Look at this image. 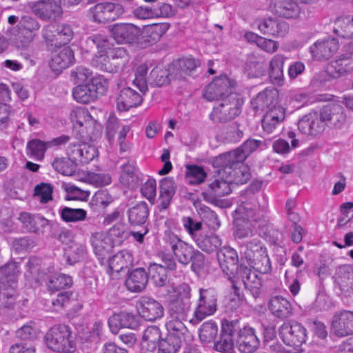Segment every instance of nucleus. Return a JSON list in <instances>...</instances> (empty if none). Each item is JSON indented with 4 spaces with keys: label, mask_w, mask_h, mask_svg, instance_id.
I'll list each match as a JSON object with an SVG mask.
<instances>
[{
    "label": "nucleus",
    "mask_w": 353,
    "mask_h": 353,
    "mask_svg": "<svg viewBox=\"0 0 353 353\" xmlns=\"http://www.w3.org/2000/svg\"><path fill=\"white\" fill-rule=\"evenodd\" d=\"M235 340L239 350L242 353H252L259 346L260 341L256 335L254 328L250 325H243L242 327L239 324V328L235 332Z\"/></svg>",
    "instance_id": "nucleus-17"
},
{
    "label": "nucleus",
    "mask_w": 353,
    "mask_h": 353,
    "mask_svg": "<svg viewBox=\"0 0 353 353\" xmlns=\"http://www.w3.org/2000/svg\"><path fill=\"white\" fill-rule=\"evenodd\" d=\"M240 263H248V268L261 274H267L271 271V263L267 254V250L263 247L260 241L254 239L241 246Z\"/></svg>",
    "instance_id": "nucleus-3"
},
{
    "label": "nucleus",
    "mask_w": 353,
    "mask_h": 353,
    "mask_svg": "<svg viewBox=\"0 0 353 353\" xmlns=\"http://www.w3.org/2000/svg\"><path fill=\"white\" fill-rule=\"evenodd\" d=\"M161 332L157 326L148 327L142 336L141 346L147 350H152L161 341Z\"/></svg>",
    "instance_id": "nucleus-47"
},
{
    "label": "nucleus",
    "mask_w": 353,
    "mask_h": 353,
    "mask_svg": "<svg viewBox=\"0 0 353 353\" xmlns=\"http://www.w3.org/2000/svg\"><path fill=\"white\" fill-rule=\"evenodd\" d=\"M236 212L239 216L234 221V235L238 239L252 236L254 229H263L270 225L268 218L259 210L258 200L254 196L250 201H242Z\"/></svg>",
    "instance_id": "nucleus-1"
},
{
    "label": "nucleus",
    "mask_w": 353,
    "mask_h": 353,
    "mask_svg": "<svg viewBox=\"0 0 353 353\" xmlns=\"http://www.w3.org/2000/svg\"><path fill=\"white\" fill-rule=\"evenodd\" d=\"M286 57L282 54H275L270 61L268 74L270 82L278 86L284 83L283 65Z\"/></svg>",
    "instance_id": "nucleus-37"
},
{
    "label": "nucleus",
    "mask_w": 353,
    "mask_h": 353,
    "mask_svg": "<svg viewBox=\"0 0 353 353\" xmlns=\"http://www.w3.org/2000/svg\"><path fill=\"white\" fill-rule=\"evenodd\" d=\"M183 321L176 318H171L165 324L168 332V335L174 336L181 341L184 340L188 330L183 322Z\"/></svg>",
    "instance_id": "nucleus-56"
},
{
    "label": "nucleus",
    "mask_w": 353,
    "mask_h": 353,
    "mask_svg": "<svg viewBox=\"0 0 353 353\" xmlns=\"http://www.w3.org/2000/svg\"><path fill=\"white\" fill-rule=\"evenodd\" d=\"M109 55L114 63L118 71L122 70L129 61V54L125 48L119 47L113 48Z\"/></svg>",
    "instance_id": "nucleus-60"
},
{
    "label": "nucleus",
    "mask_w": 353,
    "mask_h": 353,
    "mask_svg": "<svg viewBox=\"0 0 353 353\" xmlns=\"http://www.w3.org/2000/svg\"><path fill=\"white\" fill-rule=\"evenodd\" d=\"M19 272L18 263L14 261L0 268V313L14 308L15 297L13 285L17 281Z\"/></svg>",
    "instance_id": "nucleus-4"
},
{
    "label": "nucleus",
    "mask_w": 353,
    "mask_h": 353,
    "mask_svg": "<svg viewBox=\"0 0 353 353\" xmlns=\"http://www.w3.org/2000/svg\"><path fill=\"white\" fill-rule=\"evenodd\" d=\"M241 105V99L235 93H232L223 98L219 103L213 108L210 118L214 122H228L240 114Z\"/></svg>",
    "instance_id": "nucleus-8"
},
{
    "label": "nucleus",
    "mask_w": 353,
    "mask_h": 353,
    "mask_svg": "<svg viewBox=\"0 0 353 353\" xmlns=\"http://www.w3.org/2000/svg\"><path fill=\"white\" fill-rule=\"evenodd\" d=\"M198 213L209 228L217 229L220 226V223L216 214L209 207L200 204L197 209Z\"/></svg>",
    "instance_id": "nucleus-58"
},
{
    "label": "nucleus",
    "mask_w": 353,
    "mask_h": 353,
    "mask_svg": "<svg viewBox=\"0 0 353 353\" xmlns=\"http://www.w3.org/2000/svg\"><path fill=\"white\" fill-rule=\"evenodd\" d=\"M216 256L223 272L231 279L236 274L237 266L239 265H237L239 256L236 251L230 247L224 246L217 251Z\"/></svg>",
    "instance_id": "nucleus-20"
},
{
    "label": "nucleus",
    "mask_w": 353,
    "mask_h": 353,
    "mask_svg": "<svg viewBox=\"0 0 353 353\" xmlns=\"http://www.w3.org/2000/svg\"><path fill=\"white\" fill-rule=\"evenodd\" d=\"M84 254L85 249L80 245L70 246L65 252L66 262L70 265H72L82 260Z\"/></svg>",
    "instance_id": "nucleus-63"
},
{
    "label": "nucleus",
    "mask_w": 353,
    "mask_h": 353,
    "mask_svg": "<svg viewBox=\"0 0 353 353\" xmlns=\"http://www.w3.org/2000/svg\"><path fill=\"white\" fill-rule=\"evenodd\" d=\"M279 336L288 346L299 350L307 340V330L295 321H285L279 328Z\"/></svg>",
    "instance_id": "nucleus-9"
},
{
    "label": "nucleus",
    "mask_w": 353,
    "mask_h": 353,
    "mask_svg": "<svg viewBox=\"0 0 353 353\" xmlns=\"http://www.w3.org/2000/svg\"><path fill=\"white\" fill-rule=\"evenodd\" d=\"M216 176L208 185L202 192L203 199L212 204L223 206V201L220 198L229 194L232 192L231 181L228 179L223 168H215Z\"/></svg>",
    "instance_id": "nucleus-6"
},
{
    "label": "nucleus",
    "mask_w": 353,
    "mask_h": 353,
    "mask_svg": "<svg viewBox=\"0 0 353 353\" xmlns=\"http://www.w3.org/2000/svg\"><path fill=\"white\" fill-rule=\"evenodd\" d=\"M30 8L43 21H55L62 15V8L56 0H38L30 3Z\"/></svg>",
    "instance_id": "nucleus-14"
},
{
    "label": "nucleus",
    "mask_w": 353,
    "mask_h": 353,
    "mask_svg": "<svg viewBox=\"0 0 353 353\" xmlns=\"http://www.w3.org/2000/svg\"><path fill=\"white\" fill-rule=\"evenodd\" d=\"M170 77L171 78L170 65L168 70L157 66L150 72L148 81L152 86L161 87L169 83Z\"/></svg>",
    "instance_id": "nucleus-46"
},
{
    "label": "nucleus",
    "mask_w": 353,
    "mask_h": 353,
    "mask_svg": "<svg viewBox=\"0 0 353 353\" xmlns=\"http://www.w3.org/2000/svg\"><path fill=\"white\" fill-rule=\"evenodd\" d=\"M168 26L163 23H154L144 28L142 39V47L146 48L156 43L168 30Z\"/></svg>",
    "instance_id": "nucleus-39"
},
{
    "label": "nucleus",
    "mask_w": 353,
    "mask_h": 353,
    "mask_svg": "<svg viewBox=\"0 0 353 353\" xmlns=\"http://www.w3.org/2000/svg\"><path fill=\"white\" fill-rule=\"evenodd\" d=\"M72 284V277L63 274H54L48 281L49 290L54 292L70 288Z\"/></svg>",
    "instance_id": "nucleus-57"
},
{
    "label": "nucleus",
    "mask_w": 353,
    "mask_h": 353,
    "mask_svg": "<svg viewBox=\"0 0 353 353\" xmlns=\"http://www.w3.org/2000/svg\"><path fill=\"white\" fill-rule=\"evenodd\" d=\"M54 46L65 45L71 41L74 36V32L70 25L66 23L58 24L54 30Z\"/></svg>",
    "instance_id": "nucleus-53"
},
{
    "label": "nucleus",
    "mask_w": 353,
    "mask_h": 353,
    "mask_svg": "<svg viewBox=\"0 0 353 353\" xmlns=\"http://www.w3.org/2000/svg\"><path fill=\"white\" fill-rule=\"evenodd\" d=\"M320 113L325 124L336 128H341L346 121L344 108L338 103H330L323 106Z\"/></svg>",
    "instance_id": "nucleus-26"
},
{
    "label": "nucleus",
    "mask_w": 353,
    "mask_h": 353,
    "mask_svg": "<svg viewBox=\"0 0 353 353\" xmlns=\"http://www.w3.org/2000/svg\"><path fill=\"white\" fill-rule=\"evenodd\" d=\"M176 185L172 178L165 177L160 182L161 209L165 210L176 192Z\"/></svg>",
    "instance_id": "nucleus-43"
},
{
    "label": "nucleus",
    "mask_w": 353,
    "mask_h": 353,
    "mask_svg": "<svg viewBox=\"0 0 353 353\" xmlns=\"http://www.w3.org/2000/svg\"><path fill=\"white\" fill-rule=\"evenodd\" d=\"M112 201V196L105 190H100L92 196L90 205L93 210L105 209Z\"/></svg>",
    "instance_id": "nucleus-59"
},
{
    "label": "nucleus",
    "mask_w": 353,
    "mask_h": 353,
    "mask_svg": "<svg viewBox=\"0 0 353 353\" xmlns=\"http://www.w3.org/2000/svg\"><path fill=\"white\" fill-rule=\"evenodd\" d=\"M123 12L122 6L110 2L98 3L89 10L90 17L97 23L114 21Z\"/></svg>",
    "instance_id": "nucleus-13"
},
{
    "label": "nucleus",
    "mask_w": 353,
    "mask_h": 353,
    "mask_svg": "<svg viewBox=\"0 0 353 353\" xmlns=\"http://www.w3.org/2000/svg\"><path fill=\"white\" fill-rule=\"evenodd\" d=\"M339 44L334 39H327L315 42L310 48V52L312 57L321 61L328 59L338 50Z\"/></svg>",
    "instance_id": "nucleus-29"
},
{
    "label": "nucleus",
    "mask_w": 353,
    "mask_h": 353,
    "mask_svg": "<svg viewBox=\"0 0 353 353\" xmlns=\"http://www.w3.org/2000/svg\"><path fill=\"white\" fill-rule=\"evenodd\" d=\"M221 157V154L214 157L212 160V165L214 168H223L228 176L231 181V184L236 185L246 183L250 179L251 174L250 168L243 162L223 163H217L216 160Z\"/></svg>",
    "instance_id": "nucleus-11"
},
{
    "label": "nucleus",
    "mask_w": 353,
    "mask_h": 353,
    "mask_svg": "<svg viewBox=\"0 0 353 353\" xmlns=\"http://www.w3.org/2000/svg\"><path fill=\"white\" fill-rule=\"evenodd\" d=\"M150 214L148 205L145 201H140L127 210L128 222L131 225L144 226Z\"/></svg>",
    "instance_id": "nucleus-35"
},
{
    "label": "nucleus",
    "mask_w": 353,
    "mask_h": 353,
    "mask_svg": "<svg viewBox=\"0 0 353 353\" xmlns=\"http://www.w3.org/2000/svg\"><path fill=\"white\" fill-rule=\"evenodd\" d=\"M120 181L130 188H136L138 186L139 180L132 163L128 162L122 166Z\"/></svg>",
    "instance_id": "nucleus-49"
},
{
    "label": "nucleus",
    "mask_w": 353,
    "mask_h": 353,
    "mask_svg": "<svg viewBox=\"0 0 353 353\" xmlns=\"http://www.w3.org/2000/svg\"><path fill=\"white\" fill-rule=\"evenodd\" d=\"M353 71V50L345 52L332 61L327 67V74L334 79Z\"/></svg>",
    "instance_id": "nucleus-22"
},
{
    "label": "nucleus",
    "mask_w": 353,
    "mask_h": 353,
    "mask_svg": "<svg viewBox=\"0 0 353 353\" xmlns=\"http://www.w3.org/2000/svg\"><path fill=\"white\" fill-rule=\"evenodd\" d=\"M165 241L179 263L184 265L191 263V268L194 272H198L204 268V254L192 245L182 241L171 232L165 234Z\"/></svg>",
    "instance_id": "nucleus-2"
},
{
    "label": "nucleus",
    "mask_w": 353,
    "mask_h": 353,
    "mask_svg": "<svg viewBox=\"0 0 353 353\" xmlns=\"http://www.w3.org/2000/svg\"><path fill=\"white\" fill-rule=\"evenodd\" d=\"M238 328L239 319H222L220 338L214 343V350L221 353H232L235 339L233 336Z\"/></svg>",
    "instance_id": "nucleus-12"
},
{
    "label": "nucleus",
    "mask_w": 353,
    "mask_h": 353,
    "mask_svg": "<svg viewBox=\"0 0 353 353\" xmlns=\"http://www.w3.org/2000/svg\"><path fill=\"white\" fill-rule=\"evenodd\" d=\"M142 101L143 98L139 92L129 87L124 88L117 98V109L120 111H127L139 105Z\"/></svg>",
    "instance_id": "nucleus-33"
},
{
    "label": "nucleus",
    "mask_w": 353,
    "mask_h": 353,
    "mask_svg": "<svg viewBox=\"0 0 353 353\" xmlns=\"http://www.w3.org/2000/svg\"><path fill=\"white\" fill-rule=\"evenodd\" d=\"M148 279V272L143 268H137L128 273L125 285L132 292H141L145 288Z\"/></svg>",
    "instance_id": "nucleus-34"
},
{
    "label": "nucleus",
    "mask_w": 353,
    "mask_h": 353,
    "mask_svg": "<svg viewBox=\"0 0 353 353\" xmlns=\"http://www.w3.org/2000/svg\"><path fill=\"white\" fill-rule=\"evenodd\" d=\"M218 294L215 289L199 288V298L194 312V318L190 320L192 324H197L217 310Z\"/></svg>",
    "instance_id": "nucleus-7"
},
{
    "label": "nucleus",
    "mask_w": 353,
    "mask_h": 353,
    "mask_svg": "<svg viewBox=\"0 0 353 353\" xmlns=\"http://www.w3.org/2000/svg\"><path fill=\"white\" fill-rule=\"evenodd\" d=\"M200 65V61L194 58H182L170 64L171 78L184 79Z\"/></svg>",
    "instance_id": "nucleus-28"
},
{
    "label": "nucleus",
    "mask_w": 353,
    "mask_h": 353,
    "mask_svg": "<svg viewBox=\"0 0 353 353\" xmlns=\"http://www.w3.org/2000/svg\"><path fill=\"white\" fill-rule=\"evenodd\" d=\"M106 90V86L101 78H92L90 81L79 84L74 88L72 96L77 102L86 104L104 94Z\"/></svg>",
    "instance_id": "nucleus-10"
},
{
    "label": "nucleus",
    "mask_w": 353,
    "mask_h": 353,
    "mask_svg": "<svg viewBox=\"0 0 353 353\" xmlns=\"http://www.w3.org/2000/svg\"><path fill=\"white\" fill-rule=\"evenodd\" d=\"M218 330L215 321L211 320L204 322L199 330V339L205 343L213 341L218 334Z\"/></svg>",
    "instance_id": "nucleus-54"
},
{
    "label": "nucleus",
    "mask_w": 353,
    "mask_h": 353,
    "mask_svg": "<svg viewBox=\"0 0 353 353\" xmlns=\"http://www.w3.org/2000/svg\"><path fill=\"white\" fill-rule=\"evenodd\" d=\"M186 179L192 185L201 183L206 177L205 170L198 165H188L186 167Z\"/></svg>",
    "instance_id": "nucleus-61"
},
{
    "label": "nucleus",
    "mask_w": 353,
    "mask_h": 353,
    "mask_svg": "<svg viewBox=\"0 0 353 353\" xmlns=\"http://www.w3.org/2000/svg\"><path fill=\"white\" fill-rule=\"evenodd\" d=\"M74 59V52L69 47H65L52 58L50 67L53 70H61L69 67Z\"/></svg>",
    "instance_id": "nucleus-42"
},
{
    "label": "nucleus",
    "mask_w": 353,
    "mask_h": 353,
    "mask_svg": "<svg viewBox=\"0 0 353 353\" xmlns=\"http://www.w3.org/2000/svg\"><path fill=\"white\" fill-rule=\"evenodd\" d=\"M108 265L106 268L108 274L112 276L114 272L119 273L125 268H128L133 265V256L130 252L121 250L110 256L106 260Z\"/></svg>",
    "instance_id": "nucleus-30"
},
{
    "label": "nucleus",
    "mask_w": 353,
    "mask_h": 353,
    "mask_svg": "<svg viewBox=\"0 0 353 353\" xmlns=\"http://www.w3.org/2000/svg\"><path fill=\"white\" fill-rule=\"evenodd\" d=\"M48 147H49L48 142L46 143L39 139H32L28 142L27 154L37 161H41L43 159Z\"/></svg>",
    "instance_id": "nucleus-55"
},
{
    "label": "nucleus",
    "mask_w": 353,
    "mask_h": 353,
    "mask_svg": "<svg viewBox=\"0 0 353 353\" xmlns=\"http://www.w3.org/2000/svg\"><path fill=\"white\" fill-rule=\"evenodd\" d=\"M190 309V302L177 300L172 303L170 308L171 318L185 320Z\"/></svg>",
    "instance_id": "nucleus-64"
},
{
    "label": "nucleus",
    "mask_w": 353,
    "mask_h": 353,
    "mask_svg": "<svg viewBox=\"0 0 353 353\" xmlns=\"http://www.w3.org/2000/svg\"><path fill=\"white\" fill-rule=\"evenodd\" d=\"M258 28L261 33L272 37H284L289 30L288 23L276 18H268L258 23Z\"/></svg>",
    "instance_id": "nucleus-32"
},
{
    "label": "nucleus",
    "mask_w": 353,
    "mask_h": 353,
    "mask_svg": "<svg viewBox=\"0 0 353 353\" xmlns=\"http://www.w3.org/2000/svg\"><path fill=\"white\" fill-rule=\"evenodd\" d=\"M93 65L101 70L108 72H117L118 70L112 62L110 56L105 54H100L96 56L92 60Z\"/></svg>",
    "instance_id": "nucleus-62"
},
{
    "label": "nucleus",
    "mask_w": 353,
    "mask_h": 353,
    "mask_svg": "<svg viewBox=\"0 0 353 353\" xmlns=\"http://www.w3.org/2000/svg\"><path fill=\"white\" fill-rule=\"evenodd\" d=\"M182 341L172 335L161 339L158 343L157 353H176L181 346Z\"/></svg>",
    "instance_id": "nucleus-52"
},
{
    "label": "nucleus",
    "mask_w": 353,
    "mask_h": 353,
    "mask_svg": "<svg viewBox=\"0 0 353 353\" xmlns=\"http://www.w3.org/2000/svg\"><path fill=\"white\" fill-rule=\"evenodd\" d=\"M52 165L57 172L66 176L74 174L77 165L69 157L56 158Z\"/></svg>",
    "instance_id": "nucleus-51"
},
{
    "label": "nucleus",
    "mask_w": 353,
    "mask_h": 353,
    "mask_svg": "<svg viewBox=\"0 0 353 353\" xmlns=\"http://www.w3.org/2000/svg\"><path fill=\"white\" fill-rule=\"evenodd\" d=\"M299 5L293 0H274V12L284 18H296L300 14Z\"/></svg>",
    "instance_id": "nucleus-40"
},
{
    "label": "nucleus",
    "mask_w": 353,
    "mask_h": 353,
    "mask_svg": "<svg viewBox=\"0 0 353 353\" xmlns=\"http://www.w3.org/2000/svg\"><path fill=\"white\" fill-rule=\"evenodd\" d=\"M45 341L50 349L57 352L73 353L76 350L70 329L65 325L50 328L46 334Z\"/></svg>",
    "instance_id": "nucleus-5"
},
{
    "label": "nucleus",
    "mask_w": 353,
    "mask_h": 353,
    "mask_svg": "<svg viewBox=\"0 0 353 353\" xmlns=\"http://www.w3.org/2000/svg\"><path fill=\"white\" fill-rule=\"evenodd\" d=\"M285 110L281 106L267 110L262 119V127L268 134L272 133L276 126L285 119Z\"/></svg>",
    "instance_id": "nucleus-38"
},
{
    "label": "nucleus",
    "mask_w": 353,
    "mask_h": 353,
    "mask_svg": "<svg viewBox=\"0 0 353 353\" xmlns=\"http://www.w3.org/2000/svg\"><path fill=\"white\" fill-rule=\"evenodd\" d=\"M273 316L279 319H287L292 314V307L289 301L281 296L272 297L268 304Z\"/></svg>",
    "instance_id": "nucleus-36"
},
{
    "label": "nucleus",
    "mask_w": 353,
    "mask_h": 353,
    "mask_svg": "<svg viewBox=\"0 0 353 353\" xmlns=\"http://www.w3.org/2000/svg\"><path fill=\"white\" fill-rule=\"evenodd\" d=\"M90 242L99 263L103 265L113 250V241L108 235L97 232L92 235Z\"/></svg>",
    "instance_id": "nucleus-19"
},
{
    "label": "nucleus",
    "mask_w": 353,
    "mask_h": 353,
    "mask_svg": "<svg viewBox=\"0 0 353 353\" xmlns=\"http://www.w3.org/2000/svg\"><path fill=\"white\" fill-rule=\"evenodd\" d=\"M350 269L349 266L341 268L336 279V284L346 296L353 292V271L350 272Z\"/></svg>",
    "instance_id": "nucleus-45"
},
{
    "label": "nucleus",
    "mask_w": 353,
    "mask_h": 353,
    "mask_svg": "<svg viewBox=\"0 0 353 353\" xmlns=\"http://www.w3.org/2000/svg\"><path fill=\"white\" fill-rule=\"evenodd\" d=\"M108 325L111 332L116 334L122 327L136 328L139 325V321L136 315L127 312H121L109 317Z\"/></svg>",
    "instance_id": "nucleus-31"
},
{
    "label": "nucleus",
    "mask_w": 353,
    "mask_h": 353,
    "mask_svg": "<svg viewBox=\"0 0 353 353\" xmlns=\"http://www.w3.org/2000/svg\"><path fill=\"white\" fill-rule=\"evenodd\" d=\"M298 128L304 134L317 136L323 132L325 123L320 112H310L299 121Z\"/></svg>",
    "instance_id": "nucleus-23"
},
{
    "label": "nucleus",
    "mask_w": 353,
    "mask_h": 353,
    "mask_svg": "<svg viewBox=\"0 0 353 353\" xmlns=\"http://www.w3.org/2000/svg\"><path fill=\"white\" fill-rule=\"evenodd\" d=\"M137 308L140 316L146 321H156L164 314V308L161 303L148 296L141 298Z\"/></svg>",
    "instance_id": "nucleus-24"
},
{
    "label": "nucleus",
    "mask_w": 353,
    "mask_h": 353,
    "mask_svg": "<svg viewBox=\"0 0 353 353\" xmlns=\"http://www.w3.org/2000/svg\"><path fill=\"white\" fill-rule=\"evenodd\" d=\"M230 85V80L226 77L214 79L203 90V97L208 101H221L223 98L232 94Z\"/></svg>",
    "instance_id": "nucleus-21"
},
{
    "label": "nucleus",
    "mask_w": 353,
    "mask_h": 353,
    "mask_svg": "<svg viewBox=\"0 0 353 353\" xmlns=\"http://www.w3.org/2000/svg\"><path fill=\"white\" fill-rule=\"evenodd\" d=\"M194 242L200 249L208 253L218 251L222 245L220 237L212 233L203 232Z\"/></svg>",
    "instance_id": "nucleus-44"
},
{
    "label": "nucleus",
    "mask_w": 353,
    "mask_h": 353,
    "mask_svg": "<svg viewBox=\"0 0 353 353\" xmlns=\"http://www.w3.org/2000/svg\"><path fill=\"white\" fill-rule=\"evenodd\" d=\"M61 219L65 223L78 222L86 219L87 212L81 208L63 207L59 210Z\"/></svg>",
    "instance_id": "nucleus-50"
},
{
    "label": "nucleus",
    "mask_w": 353,
    "mask_h": 353,
    "mask_svg": "<svg viewBox=\"0 0 353 353\" xmlns=\"http://www.w3.org/2000/svg\"><path fill=\"white\" fill-rule=\"evenodd\" d=\"M279 92L275 88H266L259 92L252 100L251 104L254 110L266 112L270 109L280 107L278 105Z\"/></svg>",
    "instance_id": "nucleus-27"
},
{
    "label": "nucleus",
    "mask_w": 353,
    "mask_h": 353,
    "mask_svg": "<svg viewBox=\"0 0 353 353\" xmlns=\"http://www.w3.org/2000/svg\"><path fill=\"white\" fill-rule=\"evenodd\" d=\"M262 144V141L256 139H248L240 147L232 151L221 154V157L216 160L217 163H241L243 162L247 157Z\"/></svg>",
    "instance_id": "nucleus-16"
},
{
    "label": "nucleus",
    "mask_w": 353,
    "mask_h": 353,
    "mask_svg": "<svg viewBox=\"0 0 353 353\" xmlns=\"http://www.w3.org/2000/svg\"><path fill=\"white\" fill-rule=\"evenodd\" d=\"M334 32L343 38H353V15L342 16L336 21Z\"/></svg>",
    "instance_id": "nucleus-48"
},
{
    "label": "nucleus",
    "mask_w": 353,
    "mask_h": 353,
    "mask_svg": "<svg viewBox=\"0 0 353 353\" xmlns=\"http://www.w3.org/2000/svg\"><path fill=\"white\" fill-rule=\"evenodd\" d=\"M148 277L156 287L161 288L166 286L170 283L168 271L161 264L150 263L148 266Z\"/></svg>",
    "instance_id": "nucleus-41"
},
{
    "label": "nucleus",
    "mask_w": 353,
    "mask_h": 353,
    "mask_svg": "<svg viewBox=\"0 0 353 353\" xmlns=\"http://www.w3.org/2000/svg\"><path fill=\"white\" fill-rule=\"evenodd\" d=\"M110 32L118 43H132L141 34V30L132 23H115Z\"/></svg>",
    "instance_id": "nucleus-25"
},
{
    "label": "nucleus",
    "mask_w": 353,
    "mask_h": 353,
    "mask_svg": "<svg viewBox=\"0 0 353 353\" xmlns=\"http://www.w3.org/2000/svg\"><path fill=\"white\" fill-rule=\"evenodd\" d=\"M331 331L339 337L353 334V312L350 310L336 312L332 320Z\"/></svg>",
    "instance_id": "nucleus-18"
},
{
    "label": "nucleus",
    "mask_w": 353,
    "mask_h": 353,
    "mask_svg": "<svg viewBox=\"0 0 353 353\" xmlns=\"http://www.w3.org/2000/svg\"><path fill=\"white\" fill-rule=\"evenodd\" d=\"M236 280H241L246 290H248L252 296L256 299L261 294L262 287V281L261 278L250 268H248L243 263H239L236 269V274L234 276Z\"/></svg>",
    "instance_id": "nucleus-15"
}]
</instances>
